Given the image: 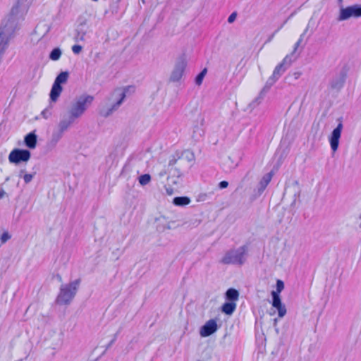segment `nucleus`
<instances>
[{"label":"nucleus","instance_id":"6ab92c4d","mask_svg":"<svg viewBox=\"0 0 361 361\" xmlns=\"http://www.w3.org/2000/svg\"><path fill=\"white\" fill-rule=\"evenodd\" d=\"M236 308V304L233 302H226L221 306V311L227 315H231L233 313Z\"/></svg>","mask_w":361,"mask_h":361},{"label":"nucleus","instance_id":"c9c22d12","mask_svg":"<svg viewBox=\"0 0 361 361\" xmlns=\"http://www.w3.org/2000/svg\"><path fill=\"white\" fill-rule=\"evenodd\" d=\"M82 46L78 45V44H75L72 47V51L75 54H80L82 51Z\"/></svg>","mask_w":361,"mask_h":361},{"label":"nucleus","instance_id":"37998d69","mask_svg":"<svg viewBox=\"0 0 361 361\" xmlns=\"http://www.w3.org/2000/svg\"><path fill=\"white\" fill-rule=\"evenodd\" d=\"M177 161V159L176 158H173L171 159H170L169 162V166H173Z\"/></svg>","mask_w":361,"mask_h":361},{"label":"nucleus","instance_id":"6e6552de","mask_svg":"<svg viewBox=\"0 0 361 361\" xmlns=\"http://www.w3.org/2000/svg\"><path fill=\"white\" fill-rule=\"evenodd\" d=\"M130 88H133V87L127 86L122 88L118 87L114 90L113 95H116L119 98L104 114V117L109 116L114 111H116L119 108V106L122 104L125 98L126 97L127 92Z\"/></svg>","mask_w":361,"mask_h":361},{"label":"nucleus","instance_id":"864d4df0","mask_svg":"<svg viewBox=\"0 0 361 361\" xmlns=\"http://www.w3.org/2000/svg\"><path fill=\"white\" fill-rule=\"evenodd\" d=\"M282 27H283V25H281V26H280V27H279L277 30H276V31H275V32H277L279 31V30L280 28H282Z\"/></svg>","mask_w":361,"mask_h":361},{"label":"nucleus","instance_id":"8fccbe9b","mask_svg":"<svg viewBox=\"0 0 361 361\" xmlns=\"http://www.w3.org/2000/svg\"><path fill=\"white\" fill-rule=\"evenodd\" d=\"M275 33H276V32H274V34H273V35H272L269 38L268 41H271V39H272V38H273V37L274 36Z\"/></svg>","mask_w":361,"mask_h":361},{"label":"nucleus","instance_id":"ea45409f","mask_svg":"<svg viewBox=\"0 0 361 361\" xmlns=\"http://www.w3.org/2000/svg\"><path fill=\"white\" fill-rule=\"evenodd\" d=\"M166 193L169 195H171L173 194V189L171 187V185L165 186Z\"/></svg>","mask_w":361,"mask_h":361},{"label":"nucleus","instance_id":"2eb2a0df","mask_svg":"<svg viewBox=\"0 0 361 361\" xmlns=\"http://www.w3.org/2000/svg\"><path fill=\"white\" fill-rule=\"evenodd\" d=\"M170 173L171 176L168 177V185H180L182 176L181 172L178 169H175L173 172L171 171Z\"/></svg>","mask_w":361,"mask_h":361},{"label":"nucleus","instance_id":"aec40b11","mask_svg":"<svg viewBox=\"0 0 361 361\" xmlns=\"http://www.w3.org/2000/svg\"><path fill=\"white\" fill-rule=\"evenodd\" d=\"M190 199L186 196L176 197L173 200V203L176 206H185L189 204Z\"/></svg>","mask_w":361,"mask_h":361},{"label":"nucleus","instance_id":"1a4fd4ad","mask_svg":"<svg viewBox=\"0 0 361 361\" xmlns=\"http://www.w3.org/2000/svg\"><path fill=\"white\" fill-rule=\"evenodd\" d=\"M187 61L183 56H180L176 62L174 68L170 76V81L176 82H178L185 70Z\"/></svg>","mask_w":361,"mask_h":361},{"label":"nucleus","instance_id":"5701e85b","mask_svg":"<svg viewBox=\"0 0 361 361\" xmlns=\"http://www.w3.org/2000/svg\"><path fill=\"white\" fill-rule=\"evenodd\" d=\"M267 93V92L262 90L259 95L250 104V106L252 108H255L257 106H258L262 102Z\"/></svg>","mask_w":361,"mask_h":361},{"label":"nucleus","instance_id":"b1692460","mask_svg":"<svg viewBox=\"0 0 361 361\" xmlns=\"http://www.w3.org/2000/svg\"><path fill=\"white\" fill-rule=\"evenodd\" d=\"M62 51L60 48L56 47L51 50L49 54V58L52 61H57L60 59Z\"/></svg>","mask_w":361,"mask_h":361},{"label":"nucleus","instance_id":"c85d7f7f","mask_svg":"<svg viewBox=\"0 0 361 361\" xmlns=\"http://www.w3.org/2000/svg\"><path fill=\"white\" fill-rule=\"evenodd\" d=\"M278 79L276 78H274V75H271L267 80L264 87L262 88L265 92H268L271 87L276 82Z\"/></svg>","mask_w":361,"mask_h":361},{"label":"nucleus","instance_id":"c03bdc74","mask_svg":"<svg viewBox=\"0 0 361 361\" xmlns=\"http://www.w3.org/2000/svg\"><path fill=\"white\" fill-rule=\"evenodd\" d=\"M293 75L294 76V78L295 80L298 79L300 78V76L301 75V73L300 72H295L293 73Z\"/></svg>","mask_w":361,"mask_h":361},{"label":"nucleus","instance_id":"ddd939ff","mask_svg":"<svg viewBox=\"0 0 361 361\" xmlns=\"http://www.w3.org/2000/svg\"><path fill=\"white\" fill-rule=\"evenodd\" d=\"M272 306L278 310V315L279 317H283L286 314V308L285 305L281 302V297L277 296L276 294L274 297H271Z\"/></svg>","mask_w":361,"mask_h":361},{"label":"nucleus","instance_id":"bb28decb","mask_svg":"<svg viewBox=\"0 0 361 361\" xmlns=\"http://www.w3.org/2000/svg\"><path fill=\"white\" fill-rule=\"evenodd\" d=\"M207 69L204 68L199 73L195 78V82L197 85H200L202 83L203 79L206 75Z\"/></svg>","mask_w":361,"mask_h":361},{"label":"nucleus","instance_id":"603ef678","mask_svg":"<svg viewBox=\"0 0 361 361\" xmlns=\"http://www.w3.org/2000/svg\"><path fill=\"white\" fill-rule=\"evenodd\" d=\"M282 27H283V25H281V26H280V27H279L277 30H276V31H275V32H277L279 31V30L280 28H282Z\"/></svg>","mask_w":361,"mask_h":361},{"label":"nucleus","instance_id":"de8ad7c7","mask_svg":"<svg viewBox=\"0 0 361 361\" xmlns=\"http://www.w3.org/2000/svg\"><path fill=\"white\" fill-rule=\"evenodd\" d=\"M166 173V171H161V172H160V173H159V176H164Z\"/></svg>","mask_w":361,"mask_h":361},{"label":"nucleus","instance_id":"2f4dec72","mask_svg":"<svg viewBox=\"0 0 361 361\" xmlns=\"http://www.w3.org/2000/svg\"><path fill=\"white\" fill-rule=\"evenodd\" d=\"M63 134L61 132H60L59 130L53 132L52 136H51V142L56 145L63 137Z\"/></svg>","mask_w":361,"mask_h":361},{"label":"nucleus","instance_id":"f8f14e48","mask_svg":"<svg viewBox=\"0 0 361 361\" xmlns=\"http://www.w3.org/2000/svg\"><path fill=\"white\" fill-rule=\"evenodd\" d=\"M218 330V325L216 319L208 320L200 330V334L202 337H208Z\"/></svg>","mask_w":361,"mask_h":361},{"label":"nucleus","instance_id":"c756f323","mask_svg":"<svg viewBox=\"0 0 361 361\" xmlns=\"http://www.w3.org/2000/svg\"><path fill=\"white\" fill-rule=\"evenodd\" d=\"M139 183L141 185H146L151 180V176L148 173L141 175L138 178Z\"/></svg>","mask_w":361,"mask_h":361},{"label":"nucleus","instance_id":"09e8293b","mask_svg":"<svg viewBox=\"0 0 361 361\" xmlns=\"http://www.w3.org/2000/svg\"><path fill=\"white\" fill-rule=\"evenodd\" d=\"M277 322H278L277 319H274V326H276Z\"/></svg>","mask_w":361,"mask_h":361},{"label":"nucleus","instance_id":"a878e982","mask_svg":"<svg viewBox=\"0 0 361 361\" xmlns=\"http://www.w3.org/2000/svg\"><path fill=\"white\" fill-rule=\"evenodd\" d=\"M25 171L24 169H21L19 173V176L23 177L25 183L27 184L32 181L36 173L34 172L33 173H25L23 176Z\"/></svg>","mask_w":361,"mask_h":361},{"label":"nucleus","instance_id":"5fc2aeb1","mask_svg":"<svg viewBox=\"0 0 361 361\" xmlns=\"http://www.w3.org/2000/svg\"><path fill=\"white\" fill-rule=\"evenodd\" d=\"M8 180H9V177H7V178H6V181H8Z\"/></svg>","mask_w":361,"mask_h":361},{"label":"nucleus","instance_id":"58836bf2","mask_svg":"<svg viewBox=\"0 0 361 361\" xmlns=\"http://www.w3.org/2000/svg\"><path fill=\"white\" fill-rule=\"evenodd\" d=\"M41 115L44 118H48L49 116L51 115V112L49 111V109H44L42 113H41Z\"/></svg>","mask_w":361,"mask_h":361},{"label":"nucleus","instance_id":"a18cd8bd","mask_svg":"<svg viewBox=\"0 0 361 361\" xmlns=\"http://www.w3.org/2000/svg\"><path fill=\"white\" fill-rule=\"evenodd\" d=\"M5 195H6V192L4 191V190L1 189L0 190V199H2Z\"/></svg>","mask_w":361,"mask_h":361},{"label":"nucleus","instance_id":"f03ea898","mask_svg":"<svg viewBox=\"0 0 361 361\" xmlns=\"http://www.w3.org/2000/svg\"><path fill=\"white\" fill-rule=\"evenodd\" d=\"M247 252L248 247L247 245H242L236 249L229 250L225 253L220 262L224 264L242 266L246 262Z\"/></svg>","mask_w":361,"mask_h":361},{"label":"nucleus","instance_id":"473e14b6","mask_svg":"<svg viewBox=\"0 0 361 361\" xmlns=\"http://www.w3.org/2000/svg\"><path fill=\"white\" fill-rule=\"evenodd\" d=\"M265 188H261V186L258 185L257 188L254 190V192L251 197L252 200H255L258 198L264 191Z\"/></svg>","mask_w":361,"mask_h":361},{"label":"nucleus","instance_id":"49530a36","mask_svg":"<svg viewBox=\"0 0 361 361\" xmlns=\"http://www.w3.org/2000/svg\"><path fill=\"white\" fill-rule=\"evenodd\" d=\"M56 277L59 281H60V282L62 281V277L61 276L60 274H56Z\"/></svg>","mask_w":361,"mask_h":361},{"label":"nucleus","instance_id":"f704fd0d","mask_svg":"<svg viewBox=\"0 0 361 361\" xmlns=\"http://www.w3.org/2000/svg\"><path fill=\"white\" fill-rule=\"evenodd\" d=\"M11 238V235L8 232L3 233L0 238L1 243H5Z\"/></svg>","mask_w":361,"mask_h":361},{"label":"nucleus","instance_id":"a19ab883","mask_svg":"<svg viewBox=\"0 0 361 361\" xmlns=\"http://www.w3.org/2000/svg\"><path fill=\"white\" fill-rule=\"evenodd\" d=\"M299 196H300V192H298V193H295V194H294V195H293L294 199H293V200L292 203L290 204V206H291V207H293V206L295 204L297 197H299Z\"/></svg>","mask_w":361,"mask_h":361},{"label":"nucleus","instance_id":"423d86ee","mask_svg":"<svg viewBox=\"0 0 361 361\" xmlns=\"http://www.w3.org/2000/svg\"><path fill=\"white\" fill-rule=\"evenodd\" d=\"M361 17V4H354L345 8L341 7L340 9L338 20L343 21L348 20L350 18Z\"/></svg>","mask_w":361,"mask_h":361},{"label":"nucleus","instance_id":"412c9836","mask_svg":"<svg viewBox=\"0 0 361 361\" xmlns=\"http://www.w3.org/2000/svg\"><path fill=\"white\" fill-rule=\"evenodd\" d=\"M204 130L202 126H195L193 129L192 137L195 141H199L204 135Z\"/></svg>","mask_w":361,"mask_h":361},{"label":"nucleus","instance_id":"e433bc0d","mask_svg":"<svg viewBox=\"0 0 361 361\" xmlns=\"http://www.w3.org/2000/svg\"><path fill=\"white\" fill-rule=\"evenodd\" d=\"M236 16H237V13L236 12H233L232 13L228 18V22L229 23H232L235 21V18H236Z\"/></svg>","mask_w":361,"mask_h":361},{"label":"nucleus","instance_id":"4468645a","mask_svg":"<svg viewBox=\"0 0 361 361\" xmlns=\"http://www.w3.org/2000/svg\"><path fill=\"white\" fill-rule=\"evenodd\" d=\"M37 136L35 131L27 133L24 137V142L26 147L30 149H35L37 145Z\"/></svg>","mask_w":361,"mask_h":361},{"label":"nucleus","instance_id":"3c124183","mask_svg":"<svg viewBox=\"0 0 361 361\" xmlns=\"http://www.w3.org/2000/svg\"><path fill=\"white\" fill-rule=\"evenodd\" d=\"M338 2L339 4H341L343 2V0H338Z\"/></svg>","mask_w":361,"mask_h":361},{"label":"nucleus","instance_id":"cd10ccee","mask_svg":"<svg viewBox=\"0 0 361 361\" xmlns=\"http://www.w3.org/2000/svg\"><path fill=\"white\" fill-rule=\"evenodd\" d=\"M181 157L185 159L188 161H192L195 160V154L193 152L189 149L184 150L181 154Z\"/></svg>","mask_w":361,"mask_h":361},{"label":"nucleus","instance_id":"9d476101","mask_svg":"<svg viewBox=\"0 0 361 361\" xmlns=\"http://www.w3.org/2000/svg\"><path fill=\"white\" fill-rule=\"evenodd\" d=\"M338 121H339V123L333 130L329 137V143L333 152H336L338 148L339 140L343 127L342 123V118H340L338 119Z\"/></svg>","mask_w":361,"mask_h":361},{"label":"nucleus","instance_id":"f257e3e1","mask_svg":"<svg viewBox=\"0 0 361 361\" xmlns=\"http://www.w3.org/2000/svg\"><path fill=\"white\" fill-rule=\"evenodd\" d=\"M20 2L18 0L12 6L6 18L2 21L3 31L0 32L1 43L4 42L5 44H7L10 39L15 37L16 32L20 30V23L23 20L20 14Z\"/></svg>","mask_w":361,"mask_h":361},{"label":"nucleus","instance_id":"393cba45","mask_svg":"<svg viewBox=\"0 0 361 361\" xmlns=\"http://www.w3.org/2000/svg\"><path fill=\"white\" fill-rule=\"evenodd\" d=\"M283 288L284 283L281 280L278 279L276 281V290H272L271 293V297H274L276 294L277 296H280V293L283 290Z\"/></svg>","mask_w":361,"mask_h":361},{"label":"nucleus","instance_id":"4be33fe9","mask_svg":"<svg viewBox=\"0 0 361 361\" xmlns=\"http://www.w3.org/2000/svg\"><path fill=\"white\" fill-rule=\"evenodd\" d=\"M272 176L273 174L271 172L267 173L265 175H264L261 180L259 181L258 185L261 186V188H264L266 189L267 186L270 183L272 178Z\"/></svg>","mask_w":361,"mask_h":361},{"label":"nucleus","instance_id":"9b49d317","mask_svg":"<svg viewBox=\"0 0 361 361\" xmlns=\"http://www.w3.org/2000/svg\"><path fill=\"white\" fill-rule=\"evenodd\" d=\"M296 60V57L294 59H291L290 56H286V57L283 59L282 62L276 66L274 70L273 75L274 78H276L279 79L283 73L286 71V70L290 67L291 63Z\"/></svg>","mask_w":361,"mask_h":361},{"label":"nucleus","instance_id":"79ce46f5","mask_svg":"<svg viewBox=\"0 0 361 361\" xmlns=\"http://www.w3.org/2000/svg\"><path fill=\"white\" fill-rule=\"evenodd\" d=\"M84 35H85V32H82V34H80V32H78L76 37L78 39L82 41V40H84Z\"/></svg>","mask_w":361,"mask_h":361},{"label":"nucleus","instance_id":"39448f33","mask_svg":"<svg viewBox=\"0 0 361 361\" xmlns=\"http://www.w3.org/2000/svg\"><path fill=\"white\" fill-rule=\"evenodd\" d=\"M68 76L69 73L68 71H62L55 78L49 94L50 99L52 102L57 101L63 90L61 85L67 82Z\"/></svg>","mask_w":361,"mask_h":361},{"label":"nucleus","instance_id":"a211bd4d","mask_svg":"<svg viewBox=\"0 0 361 361\" xmlns=\"http://www.w3.org/2000/svg\"><path fill=\"white\" fill-rule=\"evenodd\" d=\"M226 300L235 302L239 298V292L233 288H228L225 293Z\"/></svg>","mask_w":361,"mask_h":361},{"label":"nucleus","instance_id":"20e7f679","mask_svg":"<svg viewBox=\"0 0 361 361\" xmlns=\"http://www.w3.org/2000/svg\"><path fill=\"white\" fill-rule=\"evenodd\" d=\"M93 100V96L87 94H82L76 97L72 102L68 112L69 116L74 119L80 118L85 113L88 106L92 103Z\"/></svg>","mask_w":361,"mask_h":361},{"label":"nucleus","instance_id":"0eeeda50","mask_svg":"<svg viewBox=\"0 0 361 361\" xmlns=\"http://www.w3.org/2000/svg\"><path fill=\"white\" fill-rule=\"evenodd\" d=\"M31 157V152L28 149L16 148L8 155V161L11 164L18 165L22 162H27Z\"/></svg>","mask_w":361,"mask_h":361},{"label":"nucleus","instance_id":"4c0bfd02","mask_svg":"<svg viewBox=\"0 0 361 361\" xmlns=\"http://www.w3.org/2000/svg\"><path fill=\"white\" fill-rule=\"evenodd\" d=\"M228 185V182L226 181V180H222L221 181L219 185H218V187L219 189H224V188H226Z\"/></svg>","mask_w":361,"mask_h":361},{"label":"nucleus","instance_id":"72a5a7b5","mask_svg":"<svg viewBox=\"0 0 361 361\" xmlns=\"http://www.w3.org/2000/svg\"><path fill=\"white\" fill-rule=\"evenodd\" d=\"M119 334V331H118L114 335V337L111 340V341L108 343V345L106 346V348H105V350L104 352L103 353L102 355H104L106 352V350H107L114 343V342L116 341V340L117 339V337H118V335Z\"/></svg>","mask_w":361,"mask_h":361},{"label":"nucleus","instance_id":"f3484780","mask_svg":"<svg viewBox=\"0 0 361 361\" xmlns=\"http://www.w3.org/2000/svg\"><path fill=\"white\" fill-rule=\"evenodd\" d=\"M75 119L72 118L71 116H68V118H63L60 121L59 123V130L63 133L68 128L71 126V124L74 122Z\"/></svg>","mask_w":361,"mask_h":361},{"label":"nucleus","instance_id":"7c9ffc66","mask_svg":"<svg viewBox=\"0 0 361 361\" xmlns=\"http://www.w3.org/2000/svg\"><path fill=\"white\" fill-rule=\"evenodd\" d=\"M304 35H305V32L300 35L299 39L295 44L294 49H293V51H292V53L288 55V56H290L291 59H294V57H296V59L298 58V55H296L295 52H296V50L298 48V47L300 45Z\"/></svg>","mask_w":361,"mask_h":361},{"label":"nucleus","instance_id":"7ed1b4c3","mask_svg":"<svg viewBox=\"0 0 361 361\" xmlns=\"http://www.w3.org/2000/svg\"><path fill=\"white\" fill-rule=\"evenodd\" d=\"M80 283V279H78L71 283L61 285L59 293L56 302L59 305H68L74 298Z\"/></svg>","mask_w":361,"mask_h":361},{"label":"nucleus","instance_id":"dca6fc26","mask_svg":"<svg viewBox=\"0 0 361 361\" xmlns=\"http://www.w3.org/2000/svg\"><path fill=\"white\" fill-rule=\"evenodd\" d=\"M346 75L345 73H341L338 78H334L331 82L332 89L341 90L344 85Z\"/></svg>","mask_w":361,"mask_h":361}]
</instances>
